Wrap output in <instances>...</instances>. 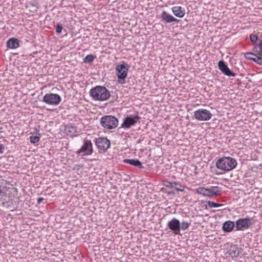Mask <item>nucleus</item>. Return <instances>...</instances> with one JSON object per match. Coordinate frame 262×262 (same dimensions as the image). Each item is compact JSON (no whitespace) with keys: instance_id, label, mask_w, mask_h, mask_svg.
Masks as SVG:
<instances>
[{"instance_id":"6ab92c4d","label":"nucleus","mask_w":262,"mask_h":262,"mask_svg":"<svg viewBox=\"0 0 262 262\" xmlns=\"http://www.w3.org/2000/svg\"><path fill=\"white\" fill-rule=\"evenodd\" d=\"M124 162L129 164L130 165L137 167L139 168H143L142 163L138 159H124Z\"/></svg>"},{"instance_id":"c85d7f7f","label":"nucleus","mask_w":262,"mask_h":262,"mask_svg":"<svg viewBox=\"0 0 262 262\" xmlns=\"http://www.w3.org/2000/svg\"><path fill=\"white\" fill-rule=\"evenodd\" d=\"M208 204L210 208H216L223 205L222 204H217L212 201H208Z\"/></svg>"},{"instance_id":"aec40b11","label":"nucleus","mask_w":262,"mask_h":262,"mask_svg":"<svg viewBox=\"0 0 262 262\" xmlns=\"http://www.w3.org/2000/svg\"><path fill=\"white\" fill-rule=\"evenodd\" d=\"M66 130L68 135L71 137H76L78 135L77 127L75 126L69 125L66 127Z\"/></svg>"},{"instance_id":"2eb2a0df","label":"nucleus","mask_w":262,"mask_h":262,"mask_svg":"<svg viewBox=\"0 0 262 262\" xmlns=\"http://www.w3.org/2000/svg\"><path fill=\"white\" fill-rule=\"evenodd\" d=\"M171 10L173 14L179 18H182L185 14V10L181 6L172 7Z\"/></svg>"},{"instance_id":"b1692460","label":"nucleus","mask_w":262,"mask_h":262,"mask_svg":"<svg viewBox=\"0 0 262 262\" xmlns=\"http://www.w3.org/2000/svg\"><path fill=\"white\" fill-rule=\"evenodd\" d=\"M190 224V222H188L186 221H183L181 223H180V229H181L182 230H185L189 228Z\"/></svg>"},{"instance_id":"7ed1b4c3","label":"nucleus","mask_w":262,"mask_h":262,"mask_svg":"<svg viewBox=\"0 0 262 262\" xmlns=\"http://www.w3.org/2000/svg\"><path fill=\"white\" fill-rule=\"evenodd\" d=\"M196 192L204 196L212 198L221 193V188L218 186H211L210 188L200 187L196 188Z\"/></svg>"},{"instance_id":"1a4fd4ad","label":"nucleus","mask_w":262,"mask_h":262,"mask_svg":"<svg viewBox=\"0 0 262 262\" xmlns=\"http://www.w3.org/2000/svg\"><path fill=\"white\" fill-rule=\"evenodd\" d=\"M61 101V97L57 94L53 93L46 94L42 100L45 103L52 105H57L60 103Z\"/></svg>"},{"instance_id":"4be33fe9","label":"nucleus","mask_w":262,"mask_h":262,"mask_svg":"<svg viewBox=\"0 0 262 262\" xmlns=\"http://www.w3.org/2000/svg\"><path fill=\"white\" fill-rule=\"evenodd\" d=\"M95 58V56L92 54H89L86 55L83 59L84 62L86 63H92Z\"/></svg>"},{"instance_id":"dca6fc26","label":"nucleus","mask_w":262,"mask_h":262,"mask_svg":"<svg viewBox=\"0 0 262 262\" xmlns=\"http://www.w3.org/2000/svg\"><path fill=\"white\" fill-rule=\"evenodd\" d=\"M234 227H235V223L234 222L227 221L223 224L222 229L225 232H230L233 230Z\"/></svg>"},{"instance_id":"0eeeda50","label":"nucleus","mask_w":262,"mask_h":262,"mask_svg":"<svg viewBox=\"0 0 262 262\" xmlns=\"http://www.w3.org/2000/svg\"><path fill=\"white\" fill-rule=\"evenodd\" d=\"M253 219L249 217L241 218L235 222V230L243 231L249 228L253 224Z\"/></svg>"},{"instance_id":"423d86ee","label":"nucleus","mask_w":262,"mask_h":262,"mask_svg":"<svg viewBox=\"0 0 262 262\" xmlns=\"http://www.w3.org/2000/svg\"><path fill=\"white\" fill-rule=\"evenodd\" d=\"M140 119L141 117L139 116L138 113L130 115L124 119L121 126L124 128H129L138 122L140 123Z\"/></svg>"},{"instance_id":"4468645a","label":"nucleus","mask_w":262,"mask_h":262,"mask_svg":"<svg viewBox=\"0 0 262 262\" xmlns=\"http://www.w3.org/2000/svg\"><path fill=\"white\" fill-rule=\"evenodd\" d=\"M166 183L165 186L168 188L174 189L177 191H184V186L179 182L167 181Z\"/></svg>"},{"instance_id":"cd10ccee","label":"nucleus","mask_w":262,"mask_h":262,"mask_svg":"<svg viewBox=\"0 0 262 262\" xmlns=\"http://www.w3.org/2000/svg\"><path fill=\"white\" fill-rule=\"evenodd\" d=\"M256 55L252 52H247L244 54V57L247 59L250 60V58H254Z\"/></svg>"},{"instance_id":"412c9836","label":"nucleus","mask_w":262,"mask_h":262,"mask_svg":"<svg viewBox=\"0 0 262 262\" xmlns=\"http://www.w3.org/2000/svg\"><path fill=\"white\" fill-rule=\"evenodd\" d=\"M172 15L168 13L166 11H163L161 15V18L166 23H171V19L172 18Z\"/></svg>"},{"instance_id":"a878e982","label":"nucleus","mask_w":262,"mask_h":262,"mask_svg":"<svg viewBox=\"0 0 262 262\" xmlns=\"http://www.w3.org/2000/svg\"><path fill=\"white\" fill-rule=\"evenodd\" d=\"M6 196V192L5 188L0 184V201H2L4 197Z\"/></svg>"},{"instance_id":"9d476101","label":"nucleus","mask_w":262,"mask_h":262,"mask_svg":"<svg viewBox=\"0 0 262 262\" xmlns=\"http://www.w3.org/2000/svg\"><path fill=\"white\" fill-rule=\"evenodd\" d=\"M212 114L206 109H199L194 112V117L199 121H207L211 119Z\"/></svg>"},{"instance_id":"f704fd0d","label":"nucleus","mask_w":262,"mask_h":262,"mask_svg":"<svg viewBox=\"0 0 262 262\" xmlns=\"http://www.w3.org/2000/svg\"><path fill=\"white\" fill-rule=\"evenodd\" d=\"M8 204V202H2V205L3 206H6L7 207V205Z\"/></svg>"},{"instance_id":"20e7f679","label":"nucleus","mask_w":262,"mask_h":262,"mask_svg":"<svg viewBox=\"0 0 262 262\" xmlns=\"http://www.w3.org/2000/svg\"><path fill=\"white\" fill-rule=\"evenodd\" d=\"M121 64H117L116 66L115 70L118 77V81L120 83L123 84L125 83V78L127 76V72L129 66L124 61Z\"/></svg>"},{"instance_id":"2f4dec72","label":"nucleus","mask_w":262,"mask_h":262,"mask_svg":"<svg viewBox=\"0 0 262 262\" xmlns=\"http://www.w3.org/2000/svg\"><path fill=\"white\" fill-rule=\"evenodd\" d=\"M4 149V146L3 144H0V151L1 153L3 152V150Z\"/></svg>"},{"instance_id":"72a5a7b5","label":"nucleus","mask_w":262,"mask_h":262,"mask_svg":"<svg viewBox=\"0 0 262 262\" xmlns=\"http://www.w3.org/2000/svg\"><path fill=\"white\" fill-rule=\"evenodd\" d=\"M44 199L43 198H38L37 201L38 203H40Z\"/></svg>"},{"instance_id":"5701e85b","label":"nucleus","mask_w":262,"mask_h":262,"mask_svg":"<svg viewBox=\"0 0 262 262\" xmlns=\"http://www.w3.org/2000/svg\"><path fill=\"white\" fill-rule=\"evenodd\" d=\"M259 49V54L262 55V39L260 40L258 44L254 45V47L253 49V51L256 52V49Z\"/></svg>"},{"instance_id":"c756f323","label":"nucleus","mask_w":262,"mask_h":262,"mask_svg":"<svg viewBox=\"0 0 262 262\" xmlns=\"http://www.w3.org/2000/svg\"><path fill=\"white\" fill-rule=\"evenodd\" d=\"M30 139L31 143L35 144L39 141L40 136H30Z\"/></svg>"},{"instance_id":"f8f14e48","label":"nucleus","mask_w":262,"mask_h":262,"mask_svg":"<svg viewBox=\"0 0 262 262\" xmlns=\"http://www.w3.org/2000/svg\"><path fill=\"white\" fill-rule=\"evenodd\" d=\"M218 67L219 70L225 75L228 76L235 77L236 74L232 72L228 66L225 64V62L223 60H220L218 62Z\"/></svg>"},{"instance_id":"f257e3e1","label":"nucleus","mask_w":262,"mask_h":262,"mask_svg":"<svg viewBox=\"0 0 262 262\" xmlns=\"http://www.w3.org/2000/svg\"><path fill=\"white\" fill-rule=\"evenodd\" d=\"M237 162L235 159L230 157H223L217 159L215 162L216 167L224 172L232 170L236 167Z\"/></svg>"},{"instance_id":"f3484780","label":"nucleus","mask_w":262,"mask_h":262,"mask_svg":"<svg viewBox=\"0 0 262 262\" xmlns=\"http://www.w3.org/2000/svg\"><path fill=\"white\" fill-rule=\"evenodd\" d=\"M19 46V40L15 38L9 39L7 41V47L11 49H15Z\"/></svg>"},{"instance_id":"6e6552de","label":"nucleus","mask_w":262,"mask_h":262,"mask_svg":"<svg viewBox=\"0 0 262 262\" xmlns=\"http://www.w3.org/2000/svg\"><path fill=\"white\" fill-rule=\"evenodd\" d=\"M93 152V144L91 140H84L81 147L76 152V154L81 156H89Z\"/></svg>"},{"instance_id":"f03ea898","label":"nucleus","mask_w":262,"mask_h":262,"mask_svg":"<svg viewBox=\"0 0 262 262\" xmlns=\"http://www.w3.org/2000/svg\"><path fill=\"white\" fill-rule=\"evenodd\" d=\"M90 96L94 100L104 101L110 98L111 94L105 86L98 85L90 90Z\"/></svg>"},{"instance_id":"ddd939ff","label":"nucleus","mask_w":262,"mask_h":262,"mask_svg":"<svg viewBox=\"0 0 262 262\" xmlns=\"http://www.w3.org/2000/svg\"><path fill=\"white\" fill-rule=\"evenodd\" d=\"M167 227L174 233H177L180 230V222L178 219L173 218L168 222Z\"/></svg>"},{"instance_id":"a211bd4d","label":"nucleus","mask_w":262,"mask_h":262,"mask_svg":"<svg viewBox=\"0 0 262 262\" xmlns=\"http://www.w3.org/2000/svg\"><path fill=\"white\" fill-rule=\"evenodd\" d=\"M239 249L236 245H232L228 250V253L231 257H237L239 255Z\"/></svg>"},{"instance_id":"bb28decb","label":"nucleus","mask_w":262,"mask_h":262,"mask_svg":"<svg viewBox=\"0 0 262 262\" xmlns=\"http://www.w3.org/2000/svg\"><path fill=\"white\" fill-rule=\"evenodd\" d=\"M250 39L254 45L257 44L256 42L258 40V36L256 34H251L250 35Z\"/></svg>"},{"instance_id":"9b49d317","label":"nucleus","mask_w":262,"mask_h":262,"mask_svg":"<svg viewBox=\"0 0 262 262\" xmlns=\"http://www.w3.org/2000/svg\"><path fill=\"white\" fill-rule=\"evenodd\" d=\"M95 143L98 149L102 151L107 150L111 145L110 141L105 137L96 138Z\"/></svg>"},{"instance_id":"473e14b6","label":"nucleus","mask_w":262,"mask_h":262,"mask_svg":"<svg viewBox=\"0 0 262 262\" xmlns=\"http://www.w3.org/2000/svg\"><path fill=\"white\" fill-rule=\"evenodd\" d=\"M180 20L174 18L173 16H172V19H171V23L172 22H173V21H176V22H177V23H179Z\"/></svg>"},{"instance_id":"7c9ffc66","label":"nucleus","mask_w":262,"mask_h":262,"mask_svg":"<svg viewBox=\"0 0 262 262\" xmlns=\"http://www.w3.org/2000/svg\"><path fill=\"white\" fill-rule=\"evenodd\" d=\"M63 29V26L61 24H58L56 26V31L57 33L59 34L61 32Z\"/></svg>"},{"instance_id":"393cba45","label":"nucleus","mask_w":262,"mask_h":262,"mask_svg":"<svg viewBox=\"0 0 262 262\" xmlns=\"http://www.w3.org/2000/svg\"><path fill=\"white\" fill-rule=\"evenodd\" d=\"M259 56L256 55L254 58H250V60H253L258 65H262V58L261 56L258 54Z\"/></svg>"},{"instance_id":"39448f33","label":"nucleus","mask_w":262,"mask_h":262,"mask_svg":"<svg viewBox=\"0 0 262 262\" xmlns=\"http://www.w3.org/2000/svg\"><path fill=\"white\" fill-rule=\"evenodd\" d=\"M100 124L104 128L111 129L116 128L118 124V119L114 116L107 115L102 117Z\"/></svg>"}]
</instances>
